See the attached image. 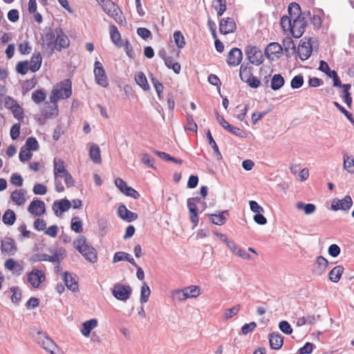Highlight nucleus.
Instances as JSON below:
<instances>
[{"mask_svg":"<svg viewBox=\"0 0 354 354\" xmlns=\"http://www.w3.org/2000/svg\"><path fill=\"white\" fill-rule=\"evenodd\" d=\"M71 207V203L67 199H62L54 203L53 209L56 216H60L68 211Z\"/></svg>","mask_w":354,"mask_h":354,"instance_id":"26","label":"nucleus"},{"mask_svg":"<svg viewBox=\"0 0 354 354\" xmlns=\"http://www.w3.org/2000/svg\"><path fill=\"white\" fill-rule=\"evenodd\" d=\"M257 327V324L254 322H251L248 324H245L241 327V333L243 335H246L249 333L252 332Z\"/></svg>","mask_w":354,"mask_h":354,"instance_id":"55","label":"nucleus"},{"mask_svg":"<svg viewBox=\"0 0 354 354\" xmlns=\"http://www.w3.org/2000/svg\"><path fill=\"white\" fill-rule=\"evenodd\" d=\"M115 185L118 188V189L124 194L126 189L128 188L127 183L120 178H117L115 180Z\"/></svg>","mask_w":354,"mask_h":354,"instance_id":"62","label":"nucleus"},{"mask_svg":"<svg viewBox=\"0 0 354 354\" xmlns=\"http://www.w3.org/2000/svg\"><path fill=\"white\" fill-rule=\"evenodd\" d=\"M55 33V50L60 51L67 48L69 46L68 37L60 29H56Z\"/></svg>","mask_w":354,"mask_h":354,"instance_id":"21","label":"nucleus"},{"mask_svg":"<svg viewBox=\"0 0 354 354\" xmlns=\"http://www.w3.org/2000/svg\"><path fill=\"white\" fill-rule=\"evenodd\" d=\"M46 96L41 90H36L32 93V100L36 104H39L44 101Z\"/></svg>","mask_w":354,"mask_h":354,"instance_id":"52","label":"nucleus"},{"mask_svg":"<svg viewBox=\"0 0 354 354\" xmlns=\"http://www.w3.org/2000/svg\"><path fill=\"white\" fill-rule=\"evenodd\" d=\"M23 182L22 176L17 173L13 174L10 177V183L15 186L21 187Z\"/></svg>","mask_w":354,"mask_h":354,"instance_id":"61","label":"nucleus"},{"mask_svg":"<svg viewBox=\"0 0 354 354\" xmlns=\"http://www.w3.org/2000/svg\"><path fill=\"white\" fill-rule=\"evenodd\" d=\"M35 339L49 354H64V352L45 333L38 331Z\"/></svg>","mask_w":354,"mask_h":354,"instance_id":"4","label":"nucleus"},{"mask_svg":"<svg viewBox=\"0 0 354 354\" xmlns=\"http://www.w3.org/2000/svg\"><path fill=\"white\" fill-rule=\"evenodd\" d=\"M249 206L250 210L255 214L264 212L263 208L261 205H259L257 202L254 201H250Z\"/></svg>","mask_w":354,"mask_h":354,"instance_id":"57","label":"nucleus"},{"mask_svg":"<svg viewBox=\"0 0 354 354\" xmlns=\"http://www.w3.org/2000/svg\"><path fill=\"white\" fill-rule=\"evenodd\" d=\"M68 171L65 168V162L62 159H54L53 161V173L54 177L60 178Z\"/></svg>","mask_w":354,"mask_h":354,"instance_id":"30","label":"nucleus"},{"mask_svg":"<svg viewBox=\"0 0 354 354\" xmlns=\"http://www.w3.org/2000/svg\"><path fill=\"white\" fill-rule=\"evenodd\" d=\"M282 47L277 42H272L268 45L265 50L267 58L270 61H275L282 55Z\"/></svg>","mask_w":354,"mask_h":354,"instance_id":"15","label":"nucleus"},{"mask_svg":"<svg viewBox=\"0 0 354 354\" xmlns=\"http://www.w3.org/2000/svg\"><path fill=\"white\" fill-rule=\"evenodd\" d=\"M73 246L88 262L93 264L97 261V252L94 247L88 243L85 236H79L74 240Z\"/></svg>","mask_w":354,"mask_h":354,"instance_id":"2","label":"nucleus"},{"mask_svg":"<svg viewBox=\"0 0 354 354\" xmlns=\"http://www.w3.org/2000/svg\"><path fill=\"white\" fill-rule=\"evenodd\" d=\"M162 59L167 68L172 69L176 74L180 73L181 66L178 62H175L171 57L163 56Z\"/></svg>","mask_w":354,"mask_h":354,"instance_id":"39","label":"nucleus"},{"mask_svg":"<svg viewBox=\"0 0 354 354\" xmlns=\"http://www.w3.org/2000/svg\"><path fill=\"white\" fill-rule=\"evenodd\" d=\"M1 251L9 255H14L17 252L15 241L9 237L4 238L1 241Z\"/></svg>","mask_w":354,"mask_h":354,"instance_id":"25","label":"nucleus"},{"mask_svg":"<svg viewBox=\"0 0 354 354\" xmlns=\"http://www.w3.org/2000/svg\"><path fill=\"white\" fill-rule=\"evenodd\" d=\"M26 191L23 189H16L10 194V200L18 206H24L26 203Z\"/></svg>","mask_w":354,"mask_h":354,"instance_id":"23","label":"nucleus"},{"mask_svg":"<svg viewBox=\"0 0 354 354\" xmlns=\"http://www.w3.org/2000/svg\"><path fill=\"white\" fill-rule=\"evenodd\" d=\"M55 35L51 30L45 33L42 38V48L48 53H52L55 50Z\"/></svg>","mask_w":354,"mask_h":354,"instance_id":"16","label":"nucleus"},{"mask_svg":"<svg viewBox=\"0 0 354 354\" xmlns=\"http://www.w3.org/2000/svg\"><path fill=\"white\" fill-rule=\"evenodd\" d=\"M135 81L136 84L144 91H149L150 86L148 83L146 75L142 72H139L135 75Z\"/></svg>","mask_w":354,"mask_h":354,"instance_id":"38","label":"nucleus"},{"mask_svg":"<svg viewBox=\"0 0 354 354\" xmlns=\"http://www.w3.org/2000/svg\"><path fill=\"white\" fill-rule=\"evenodd\" d=\"M16 220L15 212L11 209H8L3 215L2 221L6 225H11L14 224Z\"/></svg>","mask_w":354,"mask_h":354,"instance_id":"44","label":"nucleus"},{"mask_svg":"<svg viewBox=\"0 0 354 354\" xmlns=\"http://www.w3.org/2000/svg\"><path fill=\"white\" fill-rule=\"evenodd\" d=\"M186 299H196L201 294V288L199 286H189L183 288Z\"/></svg>","mask_w":354,"mask_h":354,"instance_id":"35","label":"nucleus"},{"mask_svg":"<svg viewBox=\"0 0 354 354\" xmlns=\"http://www.w3.org/2000/svg\"><path fill=\"white\" fill-rule=\"evenodd\" d=\"M46 102L45 107L43 109L42 114L45 118H50L58 115V108L57 102Z\"/></svg>","mask_w":354,"mask_h":354,"instance_id":"29","label":"nucleus"},{"mask_svg":"<svg viewBox=\"0 0 354 354\" xmlns=\"http://www.w3.org/2000/svg\"><path fill=\"white\" fill-rule=\"evenodd\" d=\"M118 216L127 222H132L138 218V214L129 210L124 205H120L117 211Z\"/></svg>","mask_w":354,"mask_h":354,"instance_id":"20","label":"nucleus"},{"mask_svg":"<svg viewBox=\"0 0 354 354\" xmlns=\"http://www.w3.org/2000/svg\"><path fill=\"white\" fill-rule=\"evenodd\" d=\"M71 230L76 233H81L83 231L82 222L78 217H73L71 220Z\"/></svg>","mask_w":354,"mask_h":354,"instance_id":"48","label":"nucleus"},{"mask_svg":"<svg viewBox=\"0 0 354 354\" xmlns=\"http://www.w3.org/2000/svg\"><path fill=\"white\" fill-rule=\"evenodd\" d=\"M187 122L185 129L196 133L197 131V124L192 115L187 116Z\"/></svg>","mask_w":354,"mask_h":354,"instance_id":"58","label":"nucleus"},{"mask_svg":"<svg viewBox=\"0 0 354 354\" xmlns=\"http://www.w3.org/2000/svg\"><path fill=\"white\" fill-rule=\"evenodd\" d=\"M32 191L36 195H44L47 192V187L41 183H37L34 185Z\"/></svg>","mask_w":354,"mask_h":354,"instance_id":"56","label":"nucleus"},{"mask_svg":"<svg viewBox=\"0 0 354 354\" xmlns=\"http://www.w3.org/2000/svg\"><path fill=\"white\" fill-rule=\"evenodd\" d=\"M155 153L156 155H158L160 158H162L163 160H170V161H172V162H174L176 164H179V165L182 164V162H183L182 160L173 158L165 152L156 151Z\"/></svg>","mask_w":354,"mask_h":354,"instance_id":"54","label":"nucleus"},{"mask_svg":"<svg viewBox=\"0 0 354 354\" xmlns=\"http://www.w3.org/2000/svg\"><path fill=\"white\" fill-rule=\"evenodd\" d=\"M207 137L208 138V140H209V144L212 146V147L213 148L215 153L216 154L217 156V159L218 160H221L222 158V156L220 153V151L218 149V147L216 143V142L214 141L211 133L209 131H207Z\"/></svg>","mask_w":354,"mask_h":354,"instance_id":"51","label":"nucleus"},{"mask_svg":"<svg viewBox=\"0 0 354 354\" xmlns=\"http://www.w3.org/2000/svg\"><path fill=\"white\" fill-rule=\"evenodd\" d=\"M242 60V52L238 48H233L228 53L227 62L230 66H238Z\"/></svg>","mask_w":354,"mask_h":354,"instance_id":"22","label":"nucleus"},{"mask_svg":"<svg viewBox=\"0 0 354 354\" xmlns=\"http://www.w3.org/2000/svg\"><path fill=\"white\" fill-rule=\"evenodd\" d=\"M28 62L30 68V71L32 73L37 72L39 70L42 63V57L41 54L39 53H33L30 62Z\"/></svg>","mask_w":354,"mask_h":354,"instance_id":"34","label":"nucleus"},{"mask_svg":"<svg viewBox=\"0 0 354 354\" xmlns=\"http://www.w3.org/2000/svg\"><path fill=\"white\" fill-rule=\"evenodd\" d=\"M289 16L281 19V26L285 32H290L295 38H299L304 34L306 26L304 17L301 15L299 6L291 3L288 7Z\"/></svg>","mask_w":354,"mask_h":354,"instance_id":"1","label":"nucleus"},{"mask_svg":"<svg viewBox=\"0 0 354 354\" xmlns=\"http://www.w3.org/2000/svg\"><path fill=\"white\" fill-rule=\"evenodd\" d=\"M269 343L272 349L278 350L283 346V337L279 333H270L269 335Z\"/></svg>","mask_w":354,"mask_h":354,"instance_id":"32","label":"nucleus"},{"mask_svg":"<svg viewBox=\"0 0 354 354\" xmlns=\"http://www.w3.org/2000/svg\"><path fill=\"white\" fill-rule=\"evenodd\" d=\"M314 348V345L312 343L307 342L305 345L300 348L299 350V354H310Z\"/></svg>","mask_w":354,"mask_h":354,"instance_id":"64","label":"nucleus"},{"mask_svg":"<svg viewBox=\"0 0 354 354\" xmlns=\"http://www.w3.org/2000/svg\"><path fill=\"white\" fill-rule=\"evenodd\" d=\"M62 277L68 289L73 292L78 291L77 281L75 279L74 277H73L71 274L68 272H64L62 274Z\"/></svg>","mask_w":354,"mask_h":354,"instance_id":"28","label":"nucleus"},{"mask_svg":"<svg viewBox=\"0 0 354 354\" xmlns=\"http://www.w3.org/2000/svg\"><path fill=\"white\" fill-rule=\"evenodd\" d=\"M170 296L173 301L181 302L187 300L183 288L176 289L171 291Z\"/></svg>","mask_w":354,"mask_h":354,"instance_id":"42","label":"nucleus"},{"mask_svg":"<svg viewBox=\"0 0 354 354\" xmlns=\"http://www.w3.org/2000/svg\"><path fill=\"white\" fill-rule=\"evenodd\" d=\"M132 289L129 285L116 284L112 290L113 297L118 300L125 301L131 295Z\"/></svg>","mask_w":354,"mask_h":354,"instance_id":"9","label":"nucleus"},{"mask_svg":"<svg viewBox=\"0 0 354 354\" xmlns=\"http://www.w3.org/2000/svg\"><path fill=\"white\" fill-rule=\"evenodd\" d=\"M32 156V153L30 150L22 147L19 152V160L21 162H25L30 160Z\"/></svg>","mask_w":354,"mask_h":354,"instance_id":"53","label":"nucleus"},{"mask_svg":"<svg viewBox=\"0 0 354 354\" xmlns=\"http://www.w3.org/2000/svg\"><path fill=\"white\" fill-rule=\"evenodd\" d=\"M109 34L111 41L118 48L123 46V42L122 41L121 35L119 32L117 27L114 25H111L109 27Z\"/></svg>","mask_w":354,"mask_h":354,"instance_id":"31","label":"nucleus"},{"mask_svg":"<svg viewBox=\"0 0 354 354\" xmlns=\"http://www.w3.org/2000/svg\"><path fill=\"white\" fill-rule=\"evenodd\" d=\"M316 263L322 272L326 270L328 264L327 259L322 256H319L317 258Z\"/></svg>","mask_w":354,"mask_h":354,"instance_id":"63","label":"nucleus"},{"mask_svg":"<svg viewBox=\"0 0 354 354\" xmlns=\"http://www.w3.org/2000/svg\"><path fill=\"white\" fill-rule=\"evenodd\" d=\"M174 39L178 48H183L185 46V37L180 31L174 32Z\"/></svg>","mask_w":354,"mask_h":354,"instance_id":"47","label":"nucleus"},{"mask_svg":"<svg viewBox=\"0 0 354 354\" xmlns=\"http://www.w3.org/2000/svg\"><path fill=\"white\" fill-rule=\"evenodd\" d=\"M16 71L22 75L27 74L30 71L28 61H22L17 64L15 67Z\"/></svg>","mask_w":354,"mask_h":354,"instance_id":"46","label":"nucleus"},{"mask_svg":"<svg viewBox=\"0 0 354 354\" xmlns=\"http://www.w3.org/2000/svg\"><path fill=\"white\" fill-rule=\"evenodd\" d=\"M239 75L243 82H246L252 88H257L260 81L252 75L251 68L247 66L241 65Z\"/></svg>","mask_w":354,"mask_h":354,"instance_id":"8","label":"nucleus"},{"mask_svg":"<svg viewBox=\"0 0 354 354\" xmlns=\"http://www.w3.org/2000/svg\"><path fill=\"white\" fill-rule=\"evenodd\" d=\"M318 48V41L315 37H304L300 40L297 47V54L302 61L307 60L313 50Z\"/></svg>","mask_w":354,"mask_h":354,"instance_id":"3","label":"nucleus"},{"mask_svg":"<svg viewBox=\"0 0 354 354\" xmlns=\"http://www.w3.org/2000/svg\"><path fill=\"white\" fill-rule=\"evenodd\" d=\"M28 211L35 216H41L46 212L45 203L40 200H33L28 206Z\"/></svg>","mask_w":354,"mask_h":354,"instance_id":"19","label":"nucleus"},{"mask_svg":"<svg viewBox=\"0 0 354 354\" xmlns=\"http://www.w3.org/2000/svg\"><path fill=\"white\" fill-rule=\"evenodd\" d=\"M89 156L92 161L95 164H100L102 158L100 154V147L95 144H93L89 149Z\"/></svg>","mask_w":354,"mask_h":354,"instance_id":"37","label":"nucleus"},{"mask_svg":"<svg viewBox=\"0 0 354 354\" xmlns=\"http://www.w3.org/2000/svg\"><path fill=\"white\" fill-rule=\"evenodd\" d=\"M23 147L30 151H37L38 149L39 145L35 138L30 137L26 140L25 145Z\"/></svg>","mask_w":354,"mask_h":354,"instance_id":"50","label":"nucleus"},{"mask_svg":"<svg viewBox=\"0 0 354 354\" xmlns=\"http://www.w3.org/2000/svg\"><path fill=\"white\" fill-rule=\"evenodd\" d=\"M236 29V24L232 18L223 19L220 22V32L226 35L232 32Z\"/></svg>","mask_w":354,"mask_h":354,"instance_id":"27","label":"nucleus"},{"mask_svg":"<svg viewBox=\"0 0 354 354\" xmlns=\"http://www.w3.org/2000/svg\"><path fill=\"white\" fill-rule=\"evenodd\" d=\"M5 268L11 272L14 275H21L24 271L22 265L13 259H8L4 263Z\"/></svg>","mask_w":354,"mask_h":354,"instance_id":"24","label":"nucleus"},{"mask_svg":"<svg viewBox=\"0 0 354 354\" xmlns=\"http://www.w3.org/2000/svg\"><path fill=\"white\" fill-rule=\"evenodd\" d=\"M245 54L248 60L252 64L260 65L263 62V56L261 50L254 46H248L245 48Z\"/></svg>","mask_w":354,"mask_h":354,"instance_id":"10","label":"nucleus"},{"mask_svg":"<svg viewBox=\"0 0 354 354\" xmlns=\"http://www.w3.org/2000/svg\"><path fill=\"white\" fill-rule=\"evenodd\" d=\"M343 168L349 174H354V158L347 153L343 154Z\"/></svg>","mask_w":354,"mask_h":354,"instance_id":"36","label":"nucleus"},{"mask_svg":"<svg viewBox=\"0 0 354 354\" xmlns=\"http://www.w3.org/2000/svg\"><path fill=\"white\" fill-rule=\"evenodd\" d=\"M241 310L240 305H236L230 308L225 309L223 313V319L228 320L236 315Z\"/></svg>","mask_w":354,"mask_h":354,"instance_id":"45","label":"nucleus"},{"mask_svg":"<svg viewBox=\"0 0 354 354\" xmlns=\"http://www.w3.org/2000/svg\"><path fill=\"white\" fill-rule=\"evenodd\" d=\"M14 117L19 120L21 121L24 119V110L23 109L19 106V104H17L13 109L11 110Z\"/></svg>","mask_w":354,"mask_h":354,"instance_id":"59","label":"nucleus"},{"mask_svg":"<svg viewBox=\"0 0 354 354\" xmlns=\"http://www.w3.org/2000/svg\"><path fill=\"white\" fill-rule=\"evenodd\" d=\"M71 83L68 80L61 82L54 86L50 96V102H57L61 99L68 98L71 95Z\"/></svg>","mask_w":354,"mask_h":354,"instance_id":"5","label":"nucleus"},{"mask_svg":"<svg viewBox=\"0 0 354 354\" xmlns=\"http://www.w3.org/2000/svg\"><path fill=\"white\" fill-rule=\"evenodd\" d=\"M121 261H127L135 267H138L135 260L129 254L124 252H118L115 253L113 258V263H115Z\"/></svg>","mask_w":354,"mask_h":354,"instance_id":"33","label":"nucleus"},{"mask_svg":"<svg viewBox=\"0 0 354 354\" xmlns=\"http://www.w3.org/2000/svg\"><path fill=\"white\" fill-rule=\"evenodd\" d=\"M230 252L241 259L252 261V257L248 252L245 249L241 248L237 243L234 241H232L227 245Z\"/></svg>","mask_w":354,"mask_h":354,"instance_id":"14","label":"nucleus"},{"mask_svg":"<svg viewBox=\"0 0 354 354\" xmlns=\"http://www.w3.org/2000/svg\"><path fill=\"white\" fill-rule=\"evenodd\" d=\"M103 10L111 17H112L118 24L121 26H126L127 21L123 16L121 10L113 1L109 0L104 2L102 7Z\"/></svg>","mask_w":354,"mask_h":354,"instance_id":"6","label":"nucleus"},{"mask_svg":"<svg viewBox=\"0 0 354 354\" xmlns=\"http://www.w3.org/2000/svg\"><path fill=\"white\" fill-rule=\"evenodd\" d=\"M353 199L349 195H346L341 199L335 198L331 201L330 209L333 212H348L353 206Z\"/></svg>","mask_w":354,"mask_h":354,"instance_id":"7","label":"nucleus"},{"mask_svg":"<svg viewBox=\"0 0 354 354\" xmlns=\"http://www.w3.org/2000/svg\"><path fill=\"white\" fill-rule=\"evenodd\" d=\"M97 326L98 320L96 318L88 319L82 324L80 333L84 337H89L93 333L92 332L93 330L95 329Z\"/></svg>","mask_w":354,"mask_h":354,"instance_id":"18","label":"nucleus"},{"mask_svg":"<svg viewBox=\"0 0 354 354\" xmlns=\"http://www.w3.org/2000/svg\"><path fill=\"white\" fill-rule=\"evenodd\" d=\"M27 280L34 288H37L46 280V276L42 270L33 269L27 275Z\"/></svg>","mask_w":354,"mask_h":354,"instance_id":"11","label":"nucleus"},{"mask_svg":"<svg viewBox=\"0 0 354 354\" xmlns=\"http://www.w3.org/2000/svg\"><path fill=\"white\" fill-rule=\"evenodd\" d=\"M93 72L96 83L98 85L106 88L108 86L107 77L102 64L99 61L95 62Z\"/></svg>","mask_w":354,"mask_h":354,"instance_id":"12","label":"nucleus"},{"mask_svg":"<svg viewBox=\"0 0 354 354\" xmlns=\"http://www.w3.org/2000/svg\"><path fill=\"white\" fill-rule=\"evenodd\" d=\"M151 294V290L146 282H143L140 290V303H147Z\"/></svg>","mask_w":354,"mask_h":354,"instance_id":"43","label":"nucleus"},{"mask_svg":"<svg viewBox=\"0 0 354 354\" xmlns=\"http://www.w3.org/2000/svg\"><path fill=\"white\" fill-rule=\"evenodd\" d=\"M201 202L198 198H191L187 200V207L189 213V218L192 223L194 224L193 228H194L199 222L198 216V208L197 204Z\"/></svg>","mask_w":354,"mask_h":354,"instance_id":"13","label":"nucleus"},{"mask_svg":"<svg viewBox=\"0 0 354 354\" xmlns=\"http://www.w3.org/2000/svg\"><path fill=\"white\" fill-rule=\"evenodd\" d=\"M344 272V268L342 266H337L333 268L329 272V279L334 283H337L339 281L342 274Z\"/></svg>","mask_w":354,"mask_h":354,"instance_id":"40","label":"nucleus"},{"mask_svg":"<svg viewBox=\"0 0 354 354\" xmlns=\"http://www.w3.org/2000/svg\"><path fill=\"white\" fill-rule=\"evenodd\" d=\"M229 216L227 210L216 211L214 213L209 214L208 217L211 222L216 225H223Z\"/></svg>","mask_w":354,"mask_h":354,"instance_id":"17","label":"nucleus"},{"mask_svg":"<svg viewBox=\"0 0 354 354\" xmlns=\"http://www.w3.org/2000/svg\"><path fill=\"white\" fill-rule=\"evenodd\" d=\"M304 84V77L301 75L295 76L290 81V87L293 89L301 88Z\"/></svg>","mask_w":354,"mask_h":354,"instance_id":"49","label":"nucleus"},{"mask_svg":"<svg viewBox=\"0 0 354 354\" xmlns=\"http://www.w3.org/2000/svg\"><path fill=\"white\" fill-rule=\"evenodd\" d=\"M285 83L284 78L280 74H274L272 79L270 86L272 90L277 91L281 88Z\"/></svg>","mask_w":354,"mask_h":354,"instance_id":"41","label":"nucleus"},{"mask_svg":"<svg viewBox=\"0 0 354 354\" xmlns=\"http://www.w3.org/2000/svg\"><path fill=\"white\" fill-rule=\"evenodd\" d=\"M279 329L286 335H290L292 332V329L290 324L286 321H281L279 324Z\"/></svg>","mask_w":354,"mask_h":354,"instance_id":"60","label":"nucleus"}]
</instances>
